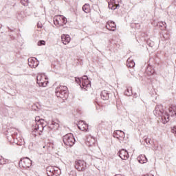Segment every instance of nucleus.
<instances>
[{"label":"nucleus","mask_w":176,"mask_h":176,"mask_svg":"<svg viewBox=\"0 0 176 176\" xmlns=\"http://www.w3.org/2000/svg\"><path fill=\"white\" fill-rule=\"evenodd\" d=\"M168 112H165L163 109V105L158 104L155 107V110L153 111V114L157 118L160 117L163 123L166 124L168 122L170 121V116H176V107L171 106L168 109Z\"/></svg>","instance_id":"nucleus-1"},{"label":"nucleus","mask_w":176,"mask_h":176,"mask_svg":"<svg viewBox=\"0 0 176 176\" xmlns=\"http://www.w3.org/2000/svg\"><path fill=\"white\" fill-rule=\"evenodd\" d=\"M55 94L56 97L67 100L68 98V87L67 86L59 85L55 89Z\"/></svg>","instance_id":"nucleus-2"},{"label":"nucleus","mask_w":176,"mask_h":176,"mask_svg":"<svg viewBox=\"0 0 176 176\" xmlns=\"http://www.w3.org/2000/svg\"><path fill=\"white\" fill-rule=\"evenodd\" d=\"M63 140L65 145H67V146H74L76 141L72 133L66 134L63 136Z\"/></svg>","instance_id":"nucleus-3"},{"label":"nucleus","mask_w":176,"mask_h":176,"mask_svg":"<svg viewBox=\"0 0 176 176\" xmlns=\"http://www.w3.org/2000/svg\"><path fill=\"white\" fill-rule=\"evenodd\" d=\"M35 122L36 124L35 126H33V130H39L40 127L39 126H41V131L43 130H45V127L47 126V122H45V120L43 119H40L39 117H36L35 118Z\"/></svg>","instance_id":"nucleus-4"},{"label":"nucleus","mask_w":176,"mask_h":176,"mask_svg":"<svg viewBox=\"0 0 176 176\" xmlns=\"http://www.w3.org/2000/svg\"><path fill=\"white\" fill-rule=\"evenodd\" d=\"M37 85L40 86V87H46L47 86V83L49 81L46 80V76L45 75L38 74L36 77Z\"/></svg>","instance_id":"nucleus-5"},{"label":"nucleus","mask_w":176,"mask_h":176,"mask_svg":"<svg viewBox=\"0 0 176 176\" xmlns=\"http://www.w3.org/2000/svg\"><path fill=\"white\" fill-rule=\"evenodd\" d=\"M82 81L80 87L81 89H84V90H87L89 87H91V81L89 80V78L87 76H83L82 77Z\"/></svg>","instance_id":"nucleus-6"},{"label":"nucleus","mask_w":176,"mask_h":176,"mask_svg":"<svg viewBox=\"0 0 176 176\" xmlns=\"http://www.w3.org/2000/svg\"><path fill=\"white\" fill-rule=\"evenodd\" d=\"M75 168L78 170V171H85L86 168H87V166L86 165V162L83 160H78L75 162Z\"/></svg>","instance_id":"nucleus-7"},{"label":"nucleus","mask_w":176,"mask_h":176,"mask_svg":"<svg viewBox=\"0 0 176 176\" xmlns=\"http://www.w3.org/2000/svg\"><path fill=\"white\" fill-rule=\"evenodd\" d=\"M107 3L109 4V9H111V10H116L119 8V3H122V0H107Z\"/></svg>","instance_id":"nucleus-8"},{"label":"nucleus","mask_w":176,"mask_h":176,"mask_svg":"<svg viewBox=\"0 0 176 176\" xmlns=\"http://www.w3.org/2000/svg\"><path fill=\"white\" fill-rule=\"evenodd\" d=\"M32 164V161L28 157H25L19 161V166H22L23 168H30Z\"/></svg>","instance_id":"nucleus-9"},{"label":"nucleus","mask_w":176,"mask_h":176,"mask_svg":"<svg viewBox=\"0 0 176 176\" xmlns=\"http://www.w3.org/2000/svg\"><path fill=\"white\" fill-rule=\"evenodd\" d=\"M118 156L122 160H127L129 159V152H127L124 149H121L118 153Z\"/></svg>","instance_id":"nucleus-10"},{"label":"nucleus","mask_w":176,"mask_h":176,"mask_svg":"<svg viewBox=\"0 0 176 176\" xmlns=\"http://www.w3.org/2000/svg\"><path fill=\"white\" fill-rule=\"evenodd\" d=\"M28 65L30 67V68H36L38 65H39V61L36 58H30L28 59Z\"/></svg>","instance_id":"nucleus-11"},{"label":"nucleus","mask_w":176,"mask_h":176,"mask_svg":"<svg viewBox=\"0 0 176 176\" xmlns=\"http://www.w3.org/2000/svg\"><path fill=\"white\" fill-rule=\"evenodd\" d=\"M78 128L81 131H88L89 130V125L84 122V121H80L78 124Z\"/></svg>","instance_id":"nucleus-12"},{"label":"nucleus","mask_w":176,"mask_h":176,"mask_svg":"<svg viewBox=\"0 0 176 176\" xmlns=\"http://www.w3.org/2000/svg\"><path fill=\"white\" fill-rule=\"evenodd\" d=\"M113 137L118 138V140H119V138H124V132L120 130L115 131L113 133Z\"/></svg>","instance_id":"nucleus-13"},{"label":"nucleus","mask_w":176,"mask_h":176,"mask_svg":"<svg viewBox=\"0 0 176 176\" xmlns=\"http://www.w3.org/2000/svg\"><path fill=\"white\" fill-rule=\"evenodd\" d=\"M87 146H94L96 145V139L92 136H89L85 142Z\"/></svg>","instance_id":"nucleus-14"},{"label":"nucleus","mask_w":176,"mask_h":176,"mask_svg":"<svg viewBox=\"0 0 176 176\" xmlns=\"http://www.w3.org/2000/svg\"><path fill=\"white\" fill-rule=\"evenodd\" d=\"M106 27L109 31H116V24L112 21H108Z\"/></svg>","instance_id":"nucleus-15"},{"label":"nucleus","mask_w":176,"mask_h":176,"mask_svg":"<svg viewBox=\"0 0 176 176\" xmlns=\"http://www.w3.org/2000/svg\"><path fill=\"white\" fill-rule=\"evenodd\" d=\"M61 39L63 45H68L71 42V37L68 34H63L61 36Z\"/></svg>","instance_id":"nucleus-16"},{"label":"nucleus","mask_w":176,"mask_h":176,"mask_svg":"<svg viewBox=\"0 0 176 176\" xmlns=\"http://www.w3.org/2000/svg\"><path fill=\"white\" fill-rule=\"evenodd\" d=\"M137 160L140 163V164H144V163L148 162V158L145 156V155H140L137 157Z\"/></svg>","instance_id":"nucleus-17"},{"label":"nucleus","mask_w":176,"mask_h":176,"mask_svg":"<svg viewBox=\"0 0 176 176\" xmlns=\"http://www.w3.org/2000/svg\"><path fill=\"white\" fill-rule=\"evenodd\" d=\"M109 92L107 90L102 91L100 94V97L102 100H109Z\"/></svg>","instance_id":"nucleus-18"},{"label":"nucleus","mask_w":176,"mask_h":176,"mask_svg":"<svg viewBox=\"0 0 176 176\" xmlns=\"http://www.w3.org/2000/svg\"><path fill=\"white\" fill-rule=\"evenodd\" d=\"M126 66L128 68H133L135 66V63H134V60L131 58H129L126 60Z\"/></svg>","instance_id":"nucleus-19"},{"label":"nucleus","mask_w":176,"mask_h":176,"mask_svg":"<svg viewBox=\"0 0 176 176\" xmlns=\"http://www.w3.org/2000/svg\"><path fill=\"white\" fill-rule=\"evenodd\" d=\"M46 170L48 176H53L54 175V173H56V170H54V168H53V166H47Z\"/></svg>","instance_id":"nucleus-20"},{"label":"nucleus","mask_w":176,"mask_h":176,"mask_svg":"<svg viewBox=\"0 0 176 176\" xmlns=\"http://www.w3.org/2000/svg\"><path fill=\"white\" fill-rule=\"evenodd\" d=\"M146 72L147 75H153L155 74V69L152 66H148Z\"/></svg>","instance_id":"nucleus-21"},{"label":"nucleus","mask_w":176,"mask_h":176,"mask_svg":"<svg viewBox=\"0 0 176 176\" xmlns=\"http://www.w3.org/2000/svg\"><path fill=\"white\" fill-rule=\"evenodd\" d=\"M60 125H58V123L52 121L51 125L49 126L51 130H57L58 129Z\"/></svg>","instance_id":"nucleus-22"},{"label":"nucleus","mask_w":176,"mask_h":176,"mask_svg":"<svg viewBox=\"0 0 176 176\" xmlns=\"http://www.w3.org/2000/svg\"><path fill=\"white\" fill-rule=\"evenodd\" d=\"M82 10L85 12V13H90V6L88 4H85L82 6Z\"/></svg>","instance_id":"nucleus-23"},{"label":"nucleus","mask_w":176,"mask_h":176,"mask_svg":"<svg viewBox=\"0 0 176 176\" xmlns=\"http://www.w3.org/2000/svg\"><path fill=\"white\" fill-rule=\"evenodd\" d=\"M125 96H130L133 94V91H131V88H128L126 90L124 91Z\"/></svg>","instance_id":"nucleus-24"},{"label":"nucleus","mask_w":176,"mask_h":176,"mask_svg":"<svg viewBox=\"0 0 176 176\" xmlns=\"http://www.w3.org/2000/svg\"><path fill=\"white\" fill-rule=\"evenodd\" d=\"M157 27H163L164 28H166L167 27V25L166 24V22H159L157 24Z\"/></svg>","instance_id":"nucleus-25"},{"label":"nucleus","mask_w":176,"mask_h":176,"mask_svg":"<svg viewBox=\"0 0 176 176\" xmlns=\"http://www.w3.org/2000/svg\"><path fill=\"white\" fill-rule=\"evenodd\" d=\"M21 3L23 6H28V0H21Z\"/></svg>","instance_id":"nucleus-26"},{"label":"nucleus","mask_w":176,"mask_h":176,"mask_svg":"<svg viewBox=\"0 0 176 176\" xmlns=\"http://www.w3.org/2000/svg\"><path fill=\"white\" fill-rule=\"evenodd\" d=\"M7 160H5V158L0 157V165L1 164H6Z\"/></svg>","instance_id":"nucleus-27"},{"label":"nucleus","mask_w":176,"mask_h":176,"mask_svg":"<svg viewBox=\"0 0 176 176\" xmlns=\"http://www.w3.org/2000/svg\"><path fill=\"white\" fill-rule=\"evenodd\" d=\"M12 132H14L12 134V138H16V135H17V131H16V129H12Z\"/></svg>","instance_id":"nucleus-28"},{"label":"nucleus","mask_w":176,"mask_h":176,"mask_svg":"<svg viewBox=\"0 0 176 176\" xmlns=\"http://www.w3.org/2000/svg\"><path fill=\"white\" fill-rule=\"evenodd\" d=\"M76 83H78L79 85V86H80V85L82 84V78H76Z\"/></svg>","instance_id":"nucleus-29"},{"label":"nucleus","mask_w":176,"mask_h":176,"mask_svg":"<svg viewBox=\"0 0 176 176\" xmlns=\"http://www.w3.org/2000/svg\"><path fill=\"white\" fill-rule=\"evenodd\" d=\"M164 38L165 41H168L170 39V34L168 33H166L164 35Z\"/></svg>","instance_id":"nucleus-30"},{"label":"nucleus","mask_w":176,"mask_h":176,"mask_svg":"<svg viewBox=\"0 0 176 176\" xmlns=\"http://www.w3.org/2000/svg\"><path fill=\"white\" fill-rule=\"evenodd\" d=\"M39 129H37V130H35V129H33V131H34L36 133V131H40V133H38L39 135H41V133H43V131H41L42 130V126L41 125H39Z\"/></svg>","instance_id":"nucleus-31"},{"label":"nucleus","mask_w":176,"mask_h":176,"mask_svg":"<svg viewBox=\"0 0 176 176\" xmlns=\"http://www.w3.org/2000/svg\"><path fill=\"white\" fill-rule=\"evenodd\" d=\"M45 45V41H43V40L39 41L38 42V46H42V45Z\"/></svg>","instance_id":"nucleus-32"},{"label":"nucleus","mask_w":176,"mask_h":176,"mask_svg":"<svg viewBox=\"0 0 176 176\" xmlns=\"http://www.w3.org/2000/svg\"><path fill=\"white\" fill-rule=\"evenodd\" d=\"M144 140L146 144H151V139L144 137Z\"/></svg>","instance_id":"nucleus-33"},{"label":"nucleus","mask_w":176,"mask_h":176,"mask_svg":"<svg viewBox=\"0 0 176 176\" xmlns=\"http://www.w3.org/2000/svg\"><path fill=\"white\" fill-rule=\"evenodd\" d=\"M172 133H173V134H175V137H176V126H174L172 129Z\"/></svg>","instance_id":"nucleus-34"},{"label":"nucleus","mask_w":176,"mask_h":176,"mask_svg":"<svg viewBox=\"0 0 176 176\" xmlns=\"http://www.w3.org/2000/svg\"><path fill=\"white\" fill-rule=\"evenodd\" d=\"M62 21H63V24H67V18L63 17Z\"/></svg>","instance_id":"nucleus-35"},{"label":"nucleus","mask_w":176,"mask_h":176,"mask_svg":"<svg viewBox=\"0 0 176 176\" xmlns=\"http://www.w3.org/2000/svg\"><path fill=\"white\" fill-rule=\"evenodd\" d=\"M38 28H42V25H39V23L37 24Z\"/></svg>","instance_id":"nucleus-36"},{"label":"nucleus","mask_w":176,"mask_h":176,"mask_svg":"<svg viewBox=\"0 0 176 176\" xmlns=\"http://www.w3.org/2000/svg\"><path fill=\"white\" fill-rule=\"evenodd\" d=\"M157 148H159V146H155V147H154V149H155V151H157Z\"/></svg>","instance_id":"nucleus-37"},{"label":"nucleus","mask_w":176,"mask_h":176,"mask_svg":"<svg viewBox=\"0 0 176 176\" xmlns=\"http://www.w3.org/2000/svg\"><path fill=\"white\" fill-rule=\"evenodd\" d=\"M95 102H96V104H98V105H100V102H98V101L96 100Z\"/></svg>","instance_id":"nucleus-38"}]
</instances>
